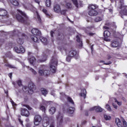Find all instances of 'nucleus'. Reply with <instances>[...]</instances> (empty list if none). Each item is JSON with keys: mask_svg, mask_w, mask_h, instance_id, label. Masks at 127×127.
<instances>
[{"mask_svg": "<svg viewBox=\"0 0 127 127\" xmlns=\"http://www.w3.org/2000/svg\"><path fill=\"white\" fill-rule=\"evenodd\" d=\"M20 111L21 116L28 117L30 115L29 113V111H28V110H27V109H26L21 108Z\"/></svg>", "mask_w": 127, "mask_h": 127, "instance_id": "0eeeda50", "label": "nucleus"}, {"mask_svg": "<svg viewBox=\"0 0 127 127\" xmlns=\"http://www.w3.org/2000/svg\"><path fill=\"white\" fill-rule=\"evenodd\" d=\"M65 6L66 8H71V7H72V5L71 4V3L67 2Z\"/></svg>", "mask_w": 127, "mask_h": 127, "instance_id": "ea45409f", "label": "nucleus"}, {"mask_svg": "<svg viewBox=\"0 0 127 127\" xmlns=\"http://www.w3.org/2000/svg\"><path fill=\"white\" fill-rule=\"evenodd\" d=\"M42 68H45V65H42Z\"/></svg>", "mask_w": 127, "mask_h": 127, "instance_id": "338daca9", "label": "nucleus"}, {"mask_svg": "<svg viewBox=\"0 0 127 127\" xmlns=\"http://www.w3.org/2000/svg\"><path fill=\"white\" fill-rule=\"evenodd\" d=\"M71 1L75 4L76 7H78V0H71Z\"/></svg>", "mask_w": 127, "mask_h": 127, "instance_id": "e433bc0d", "label": "nucleus"}, {"mask_svg": "<svg viewBox=\"0 0 127 127\" xmlns=\"http://www.w3.org/2000/svg\"><path fill=\"white\" fill-rule=\"evenodd\" d=\"M57 64H58L57 59L53 58L50 63V70L52 73H55L56 72Z\"/></svg>", "mask_w": 127, "mask_h": 127, "instance_id": "7ed1b4c3", "label": "nucleus"}, {"mask_svg": "<svg viewBox=\"0 0 127 127\" xmlns=\"http://www.w3.org/2000/svg\"><path fill=\"white\" fill-rule=\"evenodd\" d=\"M104 40H105V41H110V40L109 39V36H111V33L110 32V31L106 30L104 32Z\"/></svg>", "mask_w": 127, "mask_h": 127, "instance_id": "1a4fd4ad", "label": "nucleus"}, {"mask_svg": "<svg viewBox=\"0 0 127 127\" xmlns=\"http://www.w3.org/2000/svg\"><path fill=\"white\" fill-rule=\"evenodd\" d=\"M109 11H110V12H113V10L112 9H110Z\"/></svg>", "mask_w": 127, "mask_h": 127, "instance_id": "69168bd1", "label": "nucleus"}, {"mask_svg": "<svg viewBox=\"0 0 127 127\" xmlns=\"http://www.w3.org/2000/svg\"><path fill=\"white\" fill-rule=\"evenodd\" d=\"M28 88L29 90L27 91L28 94L31 95L33 94V92L36 90V86L34 85V84L32 83H30L28 84Z\"/></svg>", "mask_w": 127, "mask_h": 127, "instance_id": "20e7f679", "label": "nucleus"}, {"mask_svg": "<svg viewBox=\"0 0 127 127\" xmlns=\"http://www.w3.org/2000/svg\"><path fill=\"white\" fill-rule=\"evenodd\" d=\"M39 39H40V40H41V41L43 43H44V44H46L47 43V39H46V38L40 36Z\"/></svg>", "mask_w": 127, "mask_h": 127, "instance_id": "412c9836", "label": "nucleus"}, {"mask_svg": "<svg viewBox=\"0 0 127 127\" xmlns=\"http://www.w3.org/2000/svg\"><path fill=\"white\" fill-rule=\"evenodd\" d=\"M10 1L13 5H18L19 3L16 0H10Z\"/></svg>", "mask_w": 127, "mask_h": 127, "instance_id": "c756f323", "label": "nucleus"}, {"mask_svg": "<svg viewBox=\"0 0 127 127\" xmlns=\"http://www.w3.org/2000/svg\"><path fill=\"white\" fill-rule=\"evenodd\" d=\"M51 0H46L45 5L47 7H50V6H51Z\"/></svg>", "mask_w": 127, "mask_h": 127, "instance_id": "5701e85b", "label": "nucleus"}, {"mask_svg": "<svg viewBox=\"0 0 127 127\" xmlns=\"http://www.w3.org/2000/svg\"><path fill=\"white\" fill-rule=\"evenodd\" d=\"M75 110L74 108L73 107H69L68 109H67V112L69 114H73V113H74V110Z\"/></svg>", "mask_w": 127, "mask_h": 127, "instance_id": "bb28decb", "label": "nucleus"}, {"mask_svg": "<svg viewBox=\"0 0 127 127\" xmlns=\"http://www.w3.org/2000/svg\"><path fill=\"white\" fill-rule=\"evenodd\" d=\"M116 124L118 127H127V121H123L122 123L119 118L116 119Z\"/></svg>", "mask_w": 127, "mask_h": 127, "instance_id": "39448f33", "label": "nucleus"}, {"mask_svg": "<svg viewBox=\"0 0 127 127\" xmlns=\"http://www.w3.org/2000/svg\"><path fill=\"white\" fill-rule=\"evenodd\" d=\"M86 124H87V121H84L82 123V125H86Z\"/></svg>", "mask_w": 127, "mask_h": 127, "instance_id": "680f3d73", "label": "nucleus"}, {"mask_svg": "<svg viewBox=\"0 0 127 127\" xmlns=\"http://www.w3.org/2000/svg\"><path fill=\"white\" fill-rule=\"evenodd\" d=\"M49 112L51 115H53L56 112V108L54 107H51Z\"/></svg>", "mask_w": 127, "mask_h": 127, "instance_id": "4be33fe9", "label": "nucleus"}, {"mask_svg": "<svg viewBox=\"0 0 127 127\" xmlns=\"http://www.w3.org/2000/svg\"><path fill=\"white\" fill-rule=\"evenodd\" d=\"M4 66H5L6 67H9V68H14V66H13L12 65L9 64H4Z\"/></svg>", "mask_w": 127, "mask_h": 127, "instance_id": "37998d69", "label": "nucleus"}, {"mask_svg": "<svg viewBox=\"0 0 127 127\" xmlns=\"http://www.w3.org/2000/svg\"><path fill=\"white\" fill-rule=\"evenodd\" d=\"M54 10L55 12H60L61 11L60 5L58 4H55L54 5Z\"/></svg>", "mask_w": 127, "mask_h": 127, "instance_id": "4468645a", "label": "nucleus"}, {"mask_svg": "<svg viewBox=\"0 0 127 127\" xmlns=\"http://www.w3.org/2000/svg\"><path fill=\"white\" fill-rule=\"evenodd\" d=\"M76 41L77 42H78L77 45H79V47H82L83 44L82 43V41H81V40L80 39V37H79V36H76Z\"/></svg>", "mask_w": 127, "mask_h": 127, "instance_id": "a211bd4d", "label": "nucleus"}, {"mask_svg": "<svg viewBox=\"0 0 127 127\" xmlns=\"http://www.w3.org/2000/svg\"><path fill=\"white\" fill-rule=\"evenodd\" d=\"M89 9H91V10H95L97 8V5L90 4L88 6Z\"/></svg>", "mask_w": 127, "mask_h": 127, "instance_id": "393cba45", "label": "nucleus"}, {"mask_svg": "<svg viewBox=\"0 0 127 127\" xmlns=\"http://www.w3.org/2000/svg\"><path fill=\"white\" fill-rule=\"evenodd\" d=\"M101 20L102 18H101L100 17H97L95 18V21H96V22H99V21H101Z\"/></svg>", "mask_w": 127, "mask_h": 127, "instance_id": "58836bf2", "label": "nucleus"}, {"mask_svg": "<svg viewBox=\"0 0 127 127\" xmlns=\"http://www.w3.org/2000/svg\"><path fill=\"white\" fill-rule=\"evenodd\" d=\"M37 17L38 18V21H39V22H41V18H40V15H39V14L37 13Z\"/></svg>", "mask_w": 127, "mask_h": 127, "instance_id": "49530a36", "label": "nucleus"}, {"mask_svg": "<svg viewBox=\"0 0 127 127\" xmlns=\"http://www.w3.org/2000/svg\"><path fill=\"white\" fill-rule=\"evenodd\" d=\"M41 93L43 95H47L48 91L45 88L41 89Z\"/></svg>", "mask_w": 127, "mask_h": 127, "instance_id": "c85d7f7f", "label": "nucleus"}, {"mask_svg": "<svg viewBox=\"0 0 127 127\" xmlns=\"http://www.w3.org/2000/svg\"><path fill=\"white\" fill-rule=\"evenodd\" d=\"M111 47L116 48L119 46V42L114 41L111 44Z\"/></svg>", "mask_w": 127, "mask_h": 127, "instance_id": "6ab92c4d", "label": "nucleus"}, {"mask_svg": "<svg viewBox=\"0 0 127 127\" xmlns=\"http://www.w3.org/2000/svg\"><path fill=\"white\" fill-rule=\"evenodd\" d=\"M88 13L90 16H95V15H98V12L95 10H91L88 11Z\"/></svg>", "mask_w": 127, "mask_h": 127, "instance_id": "2eb2a0df", "label": "nucleus"}, {"mask_svg": "<svg viewBox=\"0 0 127 127\" xmlns=\"http://www.w3.org/2000/svg\"><path fill=\"white\" fill-rule=\"evenodd\" d=\"M39 73L42 76H49L50 74V71L44 69L39 70Z\"/></svg>", "mask_w": 127, "mask_h": 127, "instance_id": "6e6552de", "label": "nucleus"}, {"mask_svg": "<svg viewBox=\"0 0 127 127\" xmlns=\"http://www.w3.org/2000/svg\"><path fill=\"white\" fill-rule=\"evenodd\" d=\"M30 54H31V53L28 52V55H30Z\"/></svg>", "mask_w": 127, "mask_h": 127, "instance_id": "774afa93", "label": "nucleus"}, {"mask_svg": "<svg viewBox=\"0 0 127 127\" xmlns=\"http://www.w3.org/2000/svg\"><path fill=\"white\" fill-rule=\"evenodd\" d=\"M104 118L106 121H110L111 119V116L104 115Z\"/></svg>", "mask_w": 127, "mask_h": 127, "instance_id": "c9c22d12", "label": "nucleus"}, {"mask_svg": "<svg viewBox=\"0 0 127 127\" xmlns=\"http://www.w3.org/2000/svg\"><path fill=\"white\" fill-rule=\"evenodd\" d=\"M31 39L34 42H37L38 41V38L37 37H31Z\"/></svg>", "mask_w": 127, "mask_h": 127, "instance_id": "7c9ffc66", "label": "nucleus"}, {"mask_svg": "<svg viewBox=\"0 0 127 127\" xmlns=\"http://www.w3.org/2000/svg\"><path fill=\"white\" fill-rule=\"evenodd\" d=\"M40 109L41 111H42V112L45 113V111H46L45 107H44V106H41Z\"/></svg>", "mask_w": 127, "mask_h": 127, "instance_id": "79ce46f5", "label": "nucleus"}, {"mask_svg": "<svg viewBox=\"0 0 127 127\" xmlns=\"http://www.w3.org/2000/svg\"><path fill=\"white\" fill-rule=\"evenodd\" d=\"M104 65H110V64H112V62H110L107 63H104Z\"/></svg>", "mask_w": 127, "mask_h": 127, "instance_id": "6e6d98bb", "label": "nucleus"}, {"mask_svg": "<svg viewBox=\"0 0 127 127\" xmlns=\"http://www.w3.org/2000/svg\"><path fill=\"white\" fill-rule=\"evenodd\" d=\"M22 106H23V107H26V108H27V109H28V110H32V108H31V107H30L28 105L23 104V105H22Z\"/></svg>", "mask_w": 127, "mask_h": 127, "instance_id": "a18cd8bd", "label": "nucleus"}, {"mask_svg": "<svg viewBox=\"0 0 127 127\" xmlns=\"http://www.w3.org/2000/svg\"><path fill=\"white\" fill-rule=\"evenodd\" d=\"M53 34H54V32L53 31H51V35L52 36V37H53Z\"/></svg>", "mask_w": 127, "mask_h": 127, "instance_id": "052dcab7", "label": "nucleus"}, {"mask_svg": "<svg viewBox=\"0 0 127 127\" xmlns=\"http://www.w3.org/2000/svg\"><path fill=\"white\" fill-rule=\"evenodd\" d=\"M30 70L31 72H32L34 75H36L37 72L35 70H34V69H33V68H30Z\"/></svg>", "mask_w": 127, "mask_h": 127, "instance_id": "09e8293b", "label": "nucleus"}, {"mask_svg": "<svg viewBox=\"0 0 127 127\" xmlns=\"http://www.w3.org/2000/svg\"><path fill=\"white\" fill-rule=\"evenodd\" d=\"M114 100L116 103H117L118 106H122V102H119L116 98H114Z\"/></svg>", "mask_w": 127, "mask_h": 127, "instance_id": "4c0bfd02", "label": "nucleus"}, {"mask_svg": "<svg viewBox=\"0 0 127 127\" xmlns=\"http://www.w3.org/2000/svg\"><path fill=\"white\" fill-rule=\"evenodd\" d=\"M17 11L19 12V14L16 15V19L19 21V22H24L25 19L27 18V16L25 14V13H24L23 11L19 9H17ZM21 14V15H20Z\"/></svg>", "mask_w": 127, "mask_h": 127, "instance_id": "f03ea898", "label": "nucleus"}, {"mask_svg": "<svg viewBox=\"0 0 127 127\" xmlns=\"http://www.w3.org/2000/svg\"><path fill=\"white\" fill-rule=\"evenodd\" d=\"M43 12L48 17H50L51 16V14L48 13V11L46 9H43Z\"/></svg>", "mask_w": 127, "mask_h": 127, "instance_id": "cd10ccee", "label": "nucleus"}, {"mask_svg": "<svg viewBox=\"0 0 127 127\" xmlns=\"http://www.w3.org/2000/svg\"><path fill=\"white\" fill-rule=\"evenodd\" d=\"M106 109H107V110L109 111V112H112V108H111V106H110V105H109L108 104H106Z\"/></svg>", "mask_w": 127, "mask_h": 127, "instance_id": "72a5a7b5", "label": "nucleus"}, {"mask_svg": "<svg viewBox=\"0 0 127 127\" xmlns=\"http://www.w3.org/2000/svg\"><path fill=\"white\" fill-rule=\"evenodd\" d=\"M71 60V57H69V56H68V57L66 58V61H67V62H70Z\"/></svg>", "mask_w": 127, "mask_h": 127, "instance_id": "603ef678", "label": "nucleus"}, {"mask_svg": "<svg viewBox=\"0 0 127 127\" xmlns=\"http://www.w3.org/2000/svg\"><path fill=\"white\" fill-rule=\"evenodd\" d=\"M67 101H68L69 103H71V104H72V105H74V101H73V99H72L71 97H67Z\"/></svg>", "mask_w": 127, "mask_h": 127, "instance_id": "2f4dec72", "label": "nucleus"}, {"mask_svg": "<svg viewBox=\"0 0 127 127\" xmlns=\"http://www.w3.org/2000/svg\"><path fill=\"white\" fill-rule=\"evenodd\" d=\"M35 1L37 2V3H38V4L40 3V0H35Z\"/></svg>", "mask_w": 127, "mask_h": 127, "instance_id": "bf43d9fd", "label": "nucleus"}, {"mask_svg": "<svg viewBox=\"0 0 127 127\" xmlns=\"http://www.w3.org/2000/svg\"><path fill=\"white\" fill-rule=\"evenodd\" d=\"M104 28H105V29H107V30L109 29V28L107 27V26H104Z\"/></svg>", "mask_w": 127, "mask_h": 127, "instance_id": "e2e57ef3", "label": "nucleus"}, {"mask_svg": "<svg viewBox=\"0 0 127 127\" xmlns=\"http://www.w3.org/2000/svg\"><path fill=\"white\" fill-rule=\"evenodd\" d=\"M20 53H24V52H25V49L24 48H23V47L20 46Z\"/></svg>", "mask_w": 127, "mask_h": 127, "instance_id": "473e14b6", "label": "nucleus"}, {"mask_svg": "<svg viewBox=\"0 0 127 127\" xmlns=\"http://www.w3.org/2000/svg\"><path fill=\"white\" fill-rule=\"evenodd\" d=\"M77 54V52L75 50H71L68 54V56L69 57H74Z\"/></svg>", "mask_w": 127, "mask_h": 127, "instance_id": "f3484780", "label": "nucleus"}, {"mask_svg": "<svg viewBox=\"0 0 127 127\" xmlns=\"http://www.w3.org/2000/svg\"><path fill=\"white\" fill-rule=\"evenodd\" d=\"M31 32L32 34H33L34 35H36L37 36H40V35H41V32H40V31H39V30L37 29H32L31 30Z\"/></svg>", "mask_w": 127, "mask_h": 127, "instance_id": "9b49d317", "label": "nucleus"}, {"mask_svg": "<svg viewBox=\"0 0 127 127\" xmlns=\"http://www.w3.org/2000/svg\"><path fill=\"white\" fill-rule=\"evenodd\" d=\"M21 36L22 37V38H21V37H19V39L17 40V43L19 44H23V39H24V37H26V36L25 35V34H22Z\"/></svg>", "mask_w": 127, "mask_h": 127, "instance_id": "dca6fc26", "label": "nucleus"}, {"mask_svg": "<svg viewBox=\"0 0 127 127\" xmlns=\"http://www.w3.org/2000/svg\"><path fill=\"white\" fill-rule=\"evenodd\" d=\"M12 76V73H10L8 74V76L9 77V78H10V79H11V77Z\"/></svg>", "mask_w": 127, "mask_h": 127, "instance_id": "13d9d810", "label": "nucleus"}, {"mask_svg": "<svg viewBox=\"0 0 127 127\" xmlns=\"http://www.w3.org/2000/svg\"><path fill=\"white\" fill-rule=\"evenodd\" d=\"M91 111H95L97 113H101L103 112V109L100 106H95L91 108Z\"/></svg>", "mask_w": 127, "mask_h": 127, "instance_id": "ddd939ff", "label": "nucleus"}, {"mask_svg": "<svg viewBox=\"0 0 127 127\" xmlns=\"http://www.w3.org/2000/svg\"><path fill=\"white\" fill-rule=\"evenodd\" d=\"M58 121L60 123L59 127H62L63 125H62V123H63V118L62 117H59L58 118Z\"/></svg>", "mask_w": 127, "mask_h": 127, "instance_id": "aec40b11", "label": "nucleus"}, {"mask_svg": "<svg viewBox=\"0 0 127 127\" xmlns=\"http://www.w3.org/2000/svg\"><path fill=\"white\" fill-rule=\"evenodd\" d=\"M100 63H105V62L103 61H100Z\"/></svg>", "mask_w": 127, "mask_h": 127, "instance_id": "0e129e2a", "label": "nucleus"}, {"mask_svg": "<svg viewBox=\"0 0 127 127\" xmlns=\"http://www.w3.org/2000/svg\"><path fill=\"white\" fill-rule=\"evenodd\" d=\"M46 59H47V56L45 55L44 56L43 59V60H40V62H45V61H46Z\"/></svg>", "mask_w": 127, "mask_h": 127, "instance_id": "a19ab883", "label": "nucleus"}, {"mask_svg": "<svg viewBox=\"0 0 127 127\" xmlns=\"http://www.w3.org/2000/svg\"><path fill=\"white\" fill-rule=\"evenodd\" d=\"M50 127H54V122H52V123L50 124Z\"/></svg>", "mask_w": 127, "mask_h": 127, "instance_id": "864d4df0", "label": "nucleus"}, {"mask_svg": "<svg viewBox=\"0 0 127 127\" xmlns=\"http://www.w3.org/2000/svg\"><path fill=\"white\" fill-rule=\"evenodd\" d=\"M17 84H18V86H21V85H22L21 80H18Z\"/></svg>", "mask_w": 127, "mask_h": 127, "instance_id": "5fc2aeb1", "label": "nucleus"}, {"mask_svg": "<svg viewBox=\"0 0 127 127\" xmlns=\"http://www.w3.org/2000/svg\"><path fill=\"white\" fill-rule=\"evenodd\" d=\"M35 58L34 57H32L31 58H29V61L30 64H33L35 62Z\"/></svg>", "mask_w": 127, "mask_h": 127, "instance_id": "a878e982", "label": "nucleus"}, {"mask_svg": "<svg viewBox=\"0 0 127 127\" xmlns=\"http://www.w3.org/2000/svg\"><path fill=\"white\" fill-rule=\"evenodd\" d=\"M113 106L115 109H118V106L117 105H115L114 103H113Z\"/></svg>", "mask_w": 127, "mask_h": 127, "instance_id": "4d7b16f0", "label": "nucleus"}, {"mask_svg": "<svg viewBox=\"0 0 127 127\" xmlns=\"http://www.w3.org/2000/svg\"><path fill=\"white\" fill-rule=\"evenodd\" d=\"M49 125V118L45 117L43 120V127H46Z\"/></svg>", "mask_w": 127, "mask_h": 127, "instance_id": "9d476101", "label": "nucleus"}, {"mask_svg": "<svg viewBox=\"0 0 127 127\" xmlns=\"http://www.w3.org/2000/svg\"><path fill=\"white\" fill-rule=\"evenodd\" d=\"M90 30H91L90 29V28H86L85 30L84 31L86 32V33L88 34L90 36H93V35H94L95 34V33H89V31H90Z\"/></svg>", "mask_w": 127, "mask_h": 127, "instance_id": "b1692460", "label": "nucleus"}, {"mask_svg": "<svg viewBox=\"0 0 127 127\" xmlns=\"http://www.w3.org/2000/svg\"><path fill=\"white\" fill-rule=\"evenodd\" d=\"M18 121L19 122L20 124L21 125V126H22V127H23V122L21 120V119H18Z\"/></svg>", "mask_w": 127, "mask_h": 127, "instance_id": "3c124183", "label": "nucleus"}, {"mask_svg": "<svg viewBox=\"0 0 127 127\" xmlns=\"http://www.w3.org/2000/svg\"><path fill=\"white\" fill-rule=\"evenodd\" d=\"M10 102H11V104H12L13 107H16V104H15V103H14V102H13V101H12V99H11Z\"/></svg>", "mask_w": 127, "mask_h": 127, "instance_id": "8fccbe9b", "label": "nucleus"}, {"mask_svg": "<svg viewBox=\"0 0 127 127\" xmlns=\"http://www.w3.org/2000/svg\"><path fill=\"white\" fill-rule=\"evenodd\" d=\"M80 97H83L84 99H86V93L85 92H81L80 93Z\"/></svg>", "mask_w": 127, "mask_h": 127, "instance_id": "c03bdc74", "label": "nucleus"}, {"mask_svg": "<svg viewBox=\"0 0 127 127\" xmlns=\"http://www.w3.org/2000/svg\"><path fill=\"white\" fill-rule=\"evenodd\" d=\"M67 11V10H62L61 11V14H63L64 15H65L66 14V12Z\"/></svg>", "mask_w": 127, "mask_h": 127, "instance_id": "de8ad7c7", "label": "nucleus"}, {"mask_svg": "<svg viewBox=\"0 0 127 127\" xmlns=\"http://www.w3.org/2000/svg\"><path fill=\"white\" fill-rule=\"evenodd\" d=\"M14 51H15V52H16V53H20V48H18L15 47L14 48Z\"/></svg>", "mask_w": 127, "mask_h": 127, "instance_id": "f704fd0d", "label": "nucleus"}, {"mask_svg": "<svg viewBox=\"0 0 127 127\" xmlns=\"http://www.w3.org/2000/svg\"><path fill=\"white\" fill-rule=\"evenodd\" d=\"M118 7L121 9L120 12L121 15H127V6L124 4V0H120Z\"/></svg>", "mask_w": 127, "mask_h": 127, "instance_id": "f257e3e1", "label": "nucleus"}, {"mask_svg": "<svg viewBox=\"0 0 127 127\" xmlns=\"http://www.w3.org/2000/svg\"><path fill=\"white\" fill-rule=\"evenodd\" d=\"M0 16L8 17V15H7V11L3 9H0Z\"/></svg>", "mask_w": 127, "mask_h": 127, "instance_id": "f8f14e48", "label": "nucleus"}, {"mask_svg": "<svg viewBox=\"0 0 127 127\" xmlns=\"http://www.w3.org/2000/svg\"><path fill=\"white\" fill-rule=\"evenodd\" d=\"M41 121H42L41 116L39 115H36L34 118V125L35 126H38L39 124L41 123Z\"/></svg>", "mask_w": 127, "mask_h": 127, "instance_id": "423d86ee", "label": "nucleus"}]
</instances>
